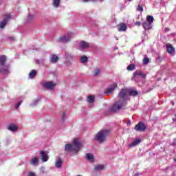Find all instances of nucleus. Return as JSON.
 <instances>
[{
	"label": "nucleus",
	"mask_w": 176,
	"mask_h": 176,
	"mask_svg": "<svg viewBox=\"0 0 176 176\" xmlns=\"http://www.w3.org/2000/svg\"><path fill=\"white\" fill-rule=\"evenodd\" d=\"M129 96H137L138 92L137 91H129L127 89H122L119 94V100L116 102L112 108L110 109L111 112H116V111H119L121 108H123L126 104H127V100H129Z\"/></svg>",
	"instance_id": "nucleus-1"
},
{
	"label": "nucleus",
	"mask_w": 176,
	"mask_h": 176,
	"mask_svg": "<svg viewBox=\"0 0 176 176\" xmlns=\"http://www.w3.org/2000/svg\"><path fill=\"white\" fill-rule=\"evenodd\" d=\"M82 143L79 142V139L76 138L73 140V145H65V151H70L71 152H79Z\"/></svg>",
	"instance_id": "nucleus-2"
},
{
	"label": "nucleus",
	"mask_w": 176,
	"mask_h": 176,
	"mask_svg": "<svg viewBox=\"0 0 176 176\" xmlns=\"http://www.w3.org/2000/svg\"><path fill=\"white\" fill-rule=\"evenodd\" d=\"M109 134V129L100 131L96 135L95 140L98 142H104L107 140V137Z\"/></svg>",
	"instance_id": "nucleus-3"
},
{
	"label": "nucleus",
	"mask_w": 176,
	"mask_h": 176,
	"mask_svg": "<svg viewBox=\"0 0 176 176\" xmlns=\"http://www.w3.org/2000/svg\"><path fill=\"white\" fill-rule=\"evenodd\" d=\"M6 61V56H0V72L3 74V75H8L9 74V67L5 65V62Z\"/></svg>",
	"instance_id": "nucleus-4"
},
{
	"label": "nucleus",
	"mask_w": 176,
	"mask_h": 176,
	"mask_svg": "<svg viewBox=\"0 0 176 176\" xmlns=\"http://www.w3.org/2000/svg\"><path fill=\"white\" fill-rule=\"evenodd\" d=\"M167 52L170 54V56H174L175 54V48L173 46V45L170 43H167L166 45Z\"/></svg>",
	"instance_id": "nucleus-5"
},
{
	"label": "nucleus",
	"mask_w": 176,
	"mask_h": 176,
	"mask_svg": "<svg viewBox=\"0 0 176 176\" xmlns=\"http://www.w3.org/2000/svg\"><path fill=\"white\" fill-rule=\"evenodd\" d=\"M8 20H10V14L4 15L3 20L0 23V28H5V25H6Z\"/></svg>",
	"instance_id": "nucleus-6"
},
{
	"label": "nucleus",
	"mask_w": 176,
	"mask_h": 176,
	"mask_svg": "<svg viewBox=\"0 0 176 176\" xmlns=\"http://www.w3.org/2000/svg\"><path fill=\"white\" fill-rule=\"evenodd\" d=\"M140 76H142V78H145L146 75L144 74L143 72L141 71L136 72L133 74V80H135V82H138V79H140Z\"/></svg>",
	"instance_id": "nucleus-7"
},
{
	"label": "nucleus",
	"mask_w": 176,
	"mask_h": 176,
	"mask_svg": "<svg viewBox=\"0 0 176 176\" xmlns=\"http://www.w3.org/2000/svg\"><path fill=\"white\" fill-rule=\"evenodd\" d=\"M118 87V84L116 82L113 83L110 87L107 88L104 91V94H111V93L113 92V90Z\"/></svg>",
	"instance_id": "nucleus-8"
},
{
	"label": "nucleus",
	"mask_w": 176,
	"mask_h": 176,
	"mask_svg": "<svg viewBox=\"0 0 176 176\" xmlns=\"http://www.w3.org/2000/svg\"><path fill=\"white\" fill-rule=\"evenodd\" d=\"M146 129V126H145V124L141 122L135 126V130L136 131H145Z\"/></svg>",
	"instance_id": "nucleus-9"
},
{
	"label": "nucleus",
	"mask_w": 176,
	"mask_h": 176,
	"mask_svg": "<svg viewBox=\"0 0 176 176\" xmlns=\"http://www.w3.org/2000/svg\"><path fill=\"white\" fill-rule=\"evenodd\" d=\"M42 162L43 163L47 162L49 160V155H47V151H41V155Z\"/></svg>",
	"instance_id": "nucleus-10"
},
{
	"label": "nucleus",
	"mask_w": 176,
	"mask_h": 176,
	"mask_svg": "<svg viewBox=\"0 0 176 176\" xmlns=\"http://www.w3.org/2000/svg\"><path fill=\"white\" fill-rule=\"evenodd\" d=\"M43 86L45 89L52 90V89H54V86H56V83H54L53 82H45L43 83Z\"/></svg>",
	"instance_id": "nucleus-11"
},
{
	"label": "nucleus",
	"mask_w": 176,
	"mask_h": 176,
	"mask_svg": "<svg viewBox=\"0 0 176 176\" xmlns=\"http://www.w3.org/2000/svg\"><path fill=\"white\" fill-rule=\"evenodd\" d=\"M31 166H39V158L36 156H34L32 157L30 160Z\"/></svg>",
	"instance_id": "nucleus-12"
},
{
	"label": "nucleus",
	"mask_w": 176,
	"mask_h": 176,
	"mask_svg": "<svg viewBox=\"0 0 176 176\" xmlns=\"http://www.w3.org/2000/svg\"><path fill=\"white\" fill-rule=\"evenodd\" d=\"M142 27L145 30V31L149 30L152 28V23H150L149 22L144 21L142 23Z\"/></svg>",
	"instance_id": "nucleus-13"
},
{
	"label": "nucleus",
	"mask_w": 176,
	"mask_h": 176,
	"mask_svg": "<svg viewBox=\"0 0 176 176\" xmlns=\"http://www.w3.org/2000/svg\"><path fill=\"white\" fill-rule=\"evenodd\" d=\"M80 47L82 49V50H85V49H89V43L85 41H82L80 43Z\"/></svg>",
	"instance_id": "nucleus-14"
},
{
	"label": "nucleus",
	"mask_w": 176,
	"mask_h": 176,
	"mask_svg": "<svg viewBox=\"0 0 176 176\" xmlns=\"http://www.w3.org/2000/svg\"><path fill=\"white\" fill-rule=\"evenodd\" d=\"M71 40V34H68L67 36L60 37V42H69Z\"/></svg>",
	"instance_id": "nucleus-15"
},
{
	"label": "nucleus",
	"mask_w": 176,
	"mask_h": 176,
	"mask_svg": "<svg viewBox=\"0 0 176 176\" xmlns=\"http://www.w3.org/2000/svg\"><path fill=\"white\" fill-rule=\"evenodd\" d=\"M118 27V31H120V32L122 31H126L127 30V26L126 25V23H120Z\"/></svg>",
	"instance_id": "nucleus-16"
},
{
	"label": "nucleus",
	"mask_w": 176,
	"mask_h": 176,
	"mask_svg": "<svg viewBox=\"0 0 176 176\" xmlns=\"http://www.w3.org/2000/svg\"><path fill=\"white\" fill-rule=\"evenodd\" d=\"M140 142H141V140L137 139L132 143L129 144V148H133V146H136V145H138L140 144Z\"/></svg>",
	"instance_id": "nucleus-17"
},
{
	"label": "nucleus",
	"mask_w": 176,
	"mask_h": 176,
	"mask_svg": "<svg viewBox=\"0 0 176 176\" xmlns=\"http://www.w3.org/2000/svg\"><path fill=\"white\" fill-rule=\"evenodd\" d=\"M55 166L57 168H60L61 166H63V160H61V158L56 160Z\"/></svg>",
	"instance_id": "nucleus-18"
},
{
	"label": "nucleus",
	"mask_w": 176,
	"mask_h": 176,
	"mask_svg": "<svg viewBox=\"0 0 176 176\" xmlns=\"http://www.w3.org/2000/svg\"><path fill=\"white\" fill-rule=\"evenodd\" d=\"M50 61L51 63H57V61H58V56L56 55H51Z\"/></svg>",
	"instance_id": "nucleus-19"
},
{
	"label": "nucleus",
	"mask_w": 176,
	"mask_h": 176,
	"mask_svg": "<svg viewBox=\"0 0 176 176\" xmlns=\"http://www.w3.org/2000/svg\"><path fill=\"white\" fill-rule=\"evenodd\" d=\"M8 130L10 131H16V130H17V126L13 124H11L8 126Z\"/></svg>",
	"instance_id": "nucleus-20"
},
{
	"label": "nucleus",
	"mask_w": 176,
	"mask_h": 176,
	"mask_svg": "<svg viewBox=\"0 0 176 176\" xmlns=\"http://www.w3.org/2000/svg\"><path fill=\"white\" fill-rule=\"evenodd\" d=\"M86 157L87 159V160H89V162H94V157H93V155H91V153H87L86 155Z\"/></svg>",
	"instance_id": "nucleus-21"
},
{
	"label": "nucleus",
	"mask_w": 176,
	"mask_h": 176,
	"mask_svg": "<svg viewBox=\"0 0 176 176\" xmlns=\"http://www.w3.org/2000/svg\"><path fill=\"white\" fill-rule=\"evenodd\" d=\"M146 22L150 23V24H153V17L151 15L147 16Z\"/></svg>",
	"instance_id": "nucleus-22"
},
{
	"label": "nucleus",
	"mask_w": 176,
	"mask_h": 176,
	"mask_svg": "<svg viewBox=\"0 0 176 176\" xmlns=\"http://www.w3.org/2000/svg\"><path fill=\"white\" fill-rule=\"evenodd\" d=\"M60 0H53V6L54 8H58V6H60Z\"/></svg>",
	"instance_id": "nucleus-23"
},
{
	"label": "nucleus",
	"mask_w": 176,
	"mask_h": 176,
	"mask_svg": "<svg viewBox=\"0 0 176 176\" xmlns=\"http://www.w3.org/2000/svg\"><path fill=\"white\" fill-rule=\"evenodd\" d=\"M87 101L90 104H93V102H94V96H88Z\"/></svg>",
	"instance_id": "nucleus-24"
},
{
	"label": "nucleus",
	"mask_w": 176,
	"mask_h": 176,
	"mask_svg": "<svg viewBox=\"0 0 176 176\" xmlns=\"http://www.w3.org/2000/svg\"><path fill=\"white\" fill-rule=\"evenodd\" d=\"M104 168V165H96L94 167V170H96V171H98L100 170H103Z\"/></svg>",
	"instance_id": "nucleus-25"
},
{
	"label": "nucleus",
	"mask_w": 176,
	"mask_h": 176,
	"mask_svg": "<svg viewBox=\"0 0 176 176\" xmlns=\"http://www.w3.org/2000/svg\"><path fill=\"white\" fill-rule=\"evenodd\" d=\"M36 75V72L35 70H32L30 74H29V78H32L34 76Z\"/></svg>",
	"instance_id": "nucleus-26"
},
{
	"label": "nucleus",
	"mask_w": 176,
	"mask_h": 176,
	"mask_svg": "<svg viewBox=\"0 0 176 176\" xmlns=\"http://www.w3.org/2000/svg\"><path fill=\"white\" fill-rule=\"evenodd\" d=\"M127 69L128 71H134V69H135V66L134 65H129L127 67Z\"/></svg>",
	"instance_id": "nucleus-27"
},
{
	"label": "nucleus",
	"mask_w": 176,
	"mask_h": 176,
	"mask_svg": "<svg viewBox=\"0 0 176 176\" xmlns=\"http://www.w3.org/2000/svg\"><path fill=\"white\" fill-rule=\"evenodd\" d=\"M81 63H87V56H82L80 59Z\"/></svg>",
	"instance_id": "nucleus-28"
},
{
	"label": "nucleus",
	"mask_w": 176,
	"mask_h": 176,
	"mask_svg": "<svg viewBox=\"0 0 176 176\" xmlns=\"http://www.w3.org/2000/svg\"><path fill=\"white\" fill-rule=\"evenodd\" d=\"M148 63H149V58H148V57H145L143 60V64L146 65V64H148Z\"/></svg>",
	"instance_id": "nucleus-29"
},
{
	"label": "nucleus",
	"mask_w": 176,
	"mask_h": 176,
	"mask_svg": "<svg viewBox=\"0 0 176 176\" xmlns=\"http://www.w3.org/2000/svg\"><path fill=\"white\" fill-rule=\"evenodd\" d=\"M100 72H101V70L100 69L95 70L94 76H97L98 75H100Z\"/></svg>",
	"instance_id": "nucleus-30"
},
{
	"label": "nucleus",
	"mask_w": 176,
	"mask_h": 176,
	"mask_svg": "<svg viewBox=\"0 0 176 176\" xmlns=\"http://www.w3.org/2000/svg\"><path fill=\"white\" fill-rule=\"evenodd\" d=\"M137 10H138V12H144V8H142V6H141L140 5H139V6H138Z\"/></svg>",
	"instance_id": "nucleus-31"
},
{
	"label": "nucleus",
	"mask_w": 176,
	"mask_h": 176,
	"mask_svg": "<svg viewBox=\"0 0 176 176\" xmlns=\"http://www.w3.org/2000/svg\"><path fill=\"white\" fill-rule=\"evenodd\" d=\"M38 101H39V100H34L33 104H31V106L32 107H35V105H36V104H38Z\"/></svg>",
	"instance_id": "nucleus-32"
},
{
	"label": "nucleus",
	"mask_w": 176,
	"mask_h": 176,
	"mask_svg": "<svg viewBox=\"0 0 176 176\" xmlns=\"http://www.w3.org/2000/svg\"><path fill=\"white\" fill-rule=\"evenodd\" d=\"M20 105H21V101L18 102L16 106H15V109H19V107H20Z\"/></svg>",
	"instance_id": "nucleus-33"
},
{
	"label": "nucleus",
	"mask_w": 176,
	"mask_h": 176,
	"mask_svg": "<svg viewBox=\"0 0 176 176\" xmlns=\"http://www.w3.org/2000/svg\"><path fill=\"white\" fill-rule=\"evenodd\" d=\"M28 19L29 20H32V19H34V15L29 14L28 16Z\"/></svg>",
	"instance_id": "nucleus-34"
},
{
	"label": "nucleus",
	"mask_w": 176,
	"mask_h": 176,
	"mask_svg": "<svg viewBox=\"0 0 176 176\" xmlns=\"http://www.w3.org/2000/svg\"><path fill=\"white\" fill-rule=\"evenodd\" d=\"M135 25H136L137 27H140V25H141V22H140V21L135 22Z\"/></svg>",
	"instance_id": "nucleus-35"
},
{
	"label": "nucleus",
	"mask_w": 176,
	"mask_h": 176,
	"mask_svg": "<svg viewBox=\"0 0 176 176\" xmlns=\"http://www.w3.org/2000/svg\"><path fill=\"white\" fill-rule=\"evenodd\" d=\"M28 176H35V173L30 172L28 174Z\"/></svg>",
	"instance_id": "nucleus-36"
},
{
	"label": "nucleus",
	"mask_w": 176,
	"mask_h": 176,
	"mask_svg": "<svg viewBox=\"0 0 176 176\" xmlns=\"http://www.w3.org/2000/svg\"><path fill=\"white\" fill-rule=\"evenodd\" d=\"M89 1H91V0H83L84 2H89Z\"/></svg>",
	"instance_id": "nucleus-37"
},
{
	"label": "nucleus",
	"mask_w": 176,
	"mask_h": 176,
	"mask_svg": "<svg viewBox=\"0 0 176 176\" xmlns=\"http://www.w3.org/2000/svg\"><path fill=\"white\" fill-rule=\"evenodd\" d=\"M36 63H37V64H39V60H36Z\"/></svg>",
	"instance_id": "nucleus-38"
},
{
	"label": "nucleus",
	"mask_w": 176,
	"mask_h": 176,
	"mask_svg": "<svg viewBox=\"0 0 176 176\" xmlns=\"http://www.w3.org/2000/svg\"><path fill=\"white\" fill-rule=\"evenodd\" d=\"M172 104L174 105V102L173 101H172Z\"/></svg>",
	"instance_id": "nucleus-39"
},
{
	"label": "nucleus",
	"mask_w": 176,
	"mask_h": 176,
	"mask_svg": "<svg viewBox=\"0 0 176 176\" xmlns=\"http://www.w3.org/2000/svg\"><path fill=\"white\" fill-rule=\"evenodd\" d=\"M11 39H12V41H14V38H12Z\"/></svg>",
	"instance_id": "nucleus-40"
},
{
	"label": "nucleus",
	"mask_w": 176,
	"mask_h": 176,
	"mask_svg": "<svg viewBox=\"0 0 176 176\" xmlns=\"http://www.w3.org/2000/svg\"><path fill=\"white\" fill-rule=\"evenodd\" d=\"M65 113H63V116H65Z\"/></svg>",
	"instance_id": "nucleus-41"
},
{
	"label": "nucleus",
	"mask_w": 176,
	"mask_h": 176,
	"mask_svg": "<svg viewBox=\"0 0 176 176\" xmlns=\"http://www.w3.org/2000/svg\"><path fill=\"white\" fill-rule=\"evenodd\" d=\"M175 162H176V158L174 159Z\"/></svg>",
	"instance_id": "nucleus-42"
},
{
	"label": "nucleus",
	"mask_w": 176,
	"mask_h": 176,
	"mask_svg": "<svg viewBox=\"0 0 176 176\" xmlns=\"http://www.w3.org/2000/svg\"><path fill=\"white\" fill-rule=\"evenodd\" d=\"M91 1H96V0H91Z\"/></svg>",
	"instance_id": "nucleus-43"
},
{
	"label": "nucleus",
	"mask_w": 176,
	"mask_h": 176,
	"mask_svg": "<svg viewBox=\"0 0 176 176\" xmlns=\"http://www.w3.org/2000/svg\"><path fill=\"white\" fill-rule=\"evenodd\" d=\"M128 1H131V0H128Z\"/></svg>",
	"instance_id": "nucleus-44"
}]
</instances>
